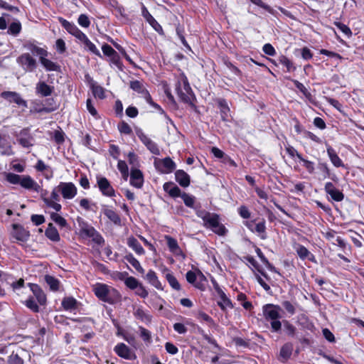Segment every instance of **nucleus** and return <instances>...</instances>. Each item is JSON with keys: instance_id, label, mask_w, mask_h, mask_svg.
<instances>
[{"instance_id": "nucleus-45", "label": "nucleus", "mask_w": 364, "mask_h": 364, "mask_svg": "<svg viewBox=\"0 0 364 364\" xmlns=\"http://www.w3.org/2000/svg\"><path fill=\"white\" fill-rule=\"evenodd\" d=\"M139 333L140 338L146 343H151L152 342L151 333L143 326H139Z\"/></svg>"}, {"instance_id": "nucleus-49", "label": "nucleus", "mask_w": 364, "mask_h": 364, "mask_svg": "<svg viewBox=\"0 0 364 364\" xmlns=\"http://www.w3.org/2000/svg\"><path fill=\"white\" fill-rule=\"evenodd\" d=\"M50 218L53 221H54L60 228H65L68 226V223H67L66 220L56 213H51Z\"/></svg>"}, {"instance_id": "nucleus-8", "label": "nucleus", "mask_w": 364, "mask_h": 364, "mask_svg": "<svg viewBox=\"0 0 364 364\" xmlns=\"http://www.w3.org/2000/svg\"><path fill=\"white\" fill-rule=\"evenodd\" d=\"M16 61L26 72H33L37 68L36 60L28 53L21 54Z\"/></svg>"}, {"instance_id": "nucleus-19", "label": "nucleus", "mask_w": 364, "mask_h": 364, "mask_svg": "<svg viewBox=\"0 0 364 364\" xmlns=\"http://www.w3.org/2000/svg\"><path fill=\"white\" fill-rule=\"evenodd\" d=\"M19 185L25 189L33 190L37 193L41 191V186L28 175H22Z\"/></svg>"}, {"instance_id": "nucleus-21", "label": "nucleus", "mask_w": 364, "mask_h": 364, "mask_svg": "<svg viewBox=\"0 0 364 364\" xmlns=\"http://www.w3.org/2000/svg\"><path fill=\"white\" fill-rule=\"evenodd\" d=\"M28 287H30L31 291H32L33 296L36 297L38 303L43 306L46 304V296L44 294L42 289L36 284L28 283Z\"/></svg>"}, {"instance_id": "nucleus-10", "label": "nucleus", "mask_w": 364, "mask_h": 364, "mask_svg": "<svg viewBox=\"0 0 364 364\" xmlns=\"http://www.w3.org/2000/svg\"><path fill=\"white\" fill-rule=\"evenodd\" d=\"M97 184L102 194L107 197L115 196V191L108 179L102 176H97Z\"/></svg>"}, {"instance_id": "nucleus-37", "label": "nucleus", "mask_w": 364, "mask_h": 364, "mask_svg": "<svg viewBox=\"0 0 364 364\" xmlns=\"http://www.w3.org/2000/svg\"><path fill=\"white\" fill-rule=\"evenodd\" d=\"M40 63L47 71H56L60 70V66L50 60L46 58V57H42L40 60Z\"/></svg>"}, {"instance_id": "nucleus-39", "label": "nucleus", "mask_w": 364, "mask_h": 364, "mask_svg": "<svg viewBox=\"0 0 364 364\" xmlns=\"http://www.w3.org/2000/svg\"><path fill=\"white\" fill-rule=\"evenodd\" d=\"M124 259L127 261L137 272L141 274L144 273V268L141 266L140 262L136 259L132 253L125 255Z\"/></svg>"}, {"instance_id": "nucleus-5", "label": "nucleus", "mask_w": 364, "mask_h": 364, "mask_svg": "<svg viewBox=\"0 0 364 364\" xmlns=\"http://www.w3.org/2000/svg\"><path fill=\"white\" fill-rule=\"evenodd\" d=\"M80 227V235L82 237L91 238L92 242L98 245H103L105 239L94 227L80 218L77 220Z\"/></svg>"}, {"instance_id": "nucleus-12", "label": "nucleus", "mask_w": 364, "mask_h": 364, "mask_svg": "<svg viewBox=\"0 0 364 364\" xmlns=\"http://www.w3.org/2000/svg\"><path fill=\"white\" fill-rule=\"evenodd\" d=\"M0 96L10 103H15L23 107H27L28 106L27 102L22 99L20 94L16 92L4 91L1 93Z\"/></svg>"}, {"instance_id": "nucleus-50", "label": "nucleus", "mask_w": 364, "mask_h": 364, "mask_svg": "<svg viewBox=\"0 0 364 364\" xmlns=\"http://www.w3.org/2000/svg\"><path fill=\"white\" fill-rule=\"evenodd\" d=\"M298 159L303 163V166L305 167L309 173L312 174L314 173L315 167L313 161L305 159L301 155H298Z\"/></svg>"}, {"instance_id": "nucleus-9", "label": "nucleus", "mask_w": 364, "mask_h": 364, "mask_svg": "<svg viewBox=\"0 0 364 364\" xmlns=\"http://www.w3.org/2000/svg\"><path fill=\"white\" fill-rule=\"evenodd\" d=\"M57 190L66 200H71L77 195V189L75 185L72 182H60L57 186Z\"/></svg>"}, {"instance_id": "nucleus-61", "label": "nucleus", "mask_w": 364, "mask_h": 364, "mask_svg": "<svg viewBox=\"0 0 364 364\" xmlns=\"http://www.w3.org/2000/svg\"><path fill=\"white\" fill-rule=\"evenodd\" d=\"M77 23L82 28H88L90 25V21L86 14H80L77 18Z\"/></svg>"}, {"instance_id": "nucleus-42", "label": "nucleus", "mask_w": 364, "mask_h": 364, "mask_svg": "<svg viewBox=\"0 0 364 364\" xmlns=\"http://www.w3.org/2000/svg\"><path fill=\"white\" fill-rule=\"evenodd\" d=\"M220 301H218V305L220 307L222 310H225L227 307L232 309L233 307V305L232 304V301L224 291L218 294Z\"/></svg>"}, {"instance_id": "nucleus-1", "label": "nucleus", "mask_w": 364, "mask_h": 364, "mask_svg": "<svg viewBox=\"0 0 364 364\" xmlns=\"http://www.w3.org/2000/svg\"><path fill=\"white\" fill-rule=\"evenodd\" d=\"M93 291L100 300L109 304H115L121 301L120 293L107 284L97 283L93 287Z\"/></svg>"}, {"instance_id": "nucleus-46", "label": "nucleus", "mask_w": 364, "mask_h": 364, "mask_svg": "<svg viewBox=\"0 0 364 364\" xmlns=\"http://www.w3.org/2000/svg\"><path fill=\"white\" fill-rule=\"evenodd\" d=\"M254 232H257L262 240L266 239L267 233L265 221L262 220V222L257 223L254 228Z\"/></svg>"}, {"instance_id": "nucleus-26", "label": "nucleus", "mask_w": 364, "mask_h": 364, "mask_svg": "<svg viewBox=\"0 0 364 364\" xmlns=\"http://www.w3.org/2000/svg\"><path fill=\"white\" fill-rule=\"evenodd\" d=\"M127 245L138 255H144L145 250L141 245L139 242L133 236H130L127 239Z\"/></svg>"}, {"instance_id": "nucleus-56", "label": "nucleus", "mask_w": 364, "mask_h": 364, "mask_svg": "<svg viewBox=\"0 0 364 364\" xmlns=\"http://www.w3.org/2000/svg\"><path fill=\"white\" fill-rule=\"evenodd\" d=\"M124 284L131 289H136L140 284L139 281L133 277H127L124 281Z\"/></svg>"}, {"instance_id": "nucleus-44", "label": "nucleus", "mask_w": 364, "mask_h": 364, "mask_svg": "<svg viewBox=\"0 0 364 364\" xmlns=\"http://www.w3.org/2000/svg\"><path fill=\"white\" fill-rule=\"evenodd\" d=\"M45 281L49 286L50 290L56 291L59 289L60 281L55 277L50 275H46Z\"/></svg>"}, {"instance_id": "nucleus-2", "label": "nucleus", "mask_w": 364, "mask_h": 364, "mask_svg": "<svg viewBox=\"0 0 364 364\" xmlns=\"http://www.w3.org/2000/svg\"><path fill=\"white\" fill-rule=\"evenodd\" d=\"M176 91L182 102L188 104L192 107H195L193 103L194 95L188 78L184 73H181L178 77L176 84Z\"/></svg>"}, {"instance_id": "nucleus-27", "label": "nucleus", "mask_w": 364, "mask_h": 364, "mask_svg": "<svg viewBox=\"0 0 364 364\" xmlns=\"http://www.w3.org/2000/svg\"><path fill=\"white\" fill-rule=\"evenodd\" d=\"M145 279L151 286L154 287L158 290H164V287L154 270L149 269L145 276Z\"/></svg>"}, {"instance_id": "nucleus-48", "label": "nucleus", "mask_w": 364, "mask_h": 364, "mask_svg": "<svg viewBox=\"0 0 364 364\" xmlns=\"http://www.w3.org/2000/svg\"><path fill=\"white\" fill-rule=\"evenodd\" d=\"M21 31V24L19 21L16 20L12 22L8 29V33L13 36H17Z\"/></svg>"}, {"instance_id": "nucleus-55", "label": "nucleus", "mask_w": 364, "mask_h": 364, "mask_svg": "<svg viewBox=\"0 0 364 364\" xmlns=\"http://www.w3.org/2000/svg\"><path fill=\"white\" fill-rule=\"evenodd\" d=\"M279 63L287 68L288 72L295 70L292 62L286 56L282 55L279 59Z\"/></svg>"}, {"instance_id": "nucleus-58", "label": "nucleus", "mask_w": 364, "mask_h": 364, "mask_svg": "<svg viewBox=\"0 0 364 364\" xmlns=\"http://www.w3.org/2000/svg\"><path fill=\"white\" fill-rule=\"evenodd\" d=\"M318 168L323 173V178H327V176L330 174L331 171L326 162L319 161L318 164Z\"/></svg>"}, {"instance_id": "nucleus-59", "label": "nucleus", "mask_w": 364, "mask_h": 364, "mask_svg": "<svg viewBox=\"0 0 364 364\" xmlns=\"http://www.w3.org/2000/svg\"><path fill=\"white\" fill-rule=\"evenodd\" d=\"M255 5L262 8L269 14H274V9L271 8L269 5L264 3L262 0H250Z\"/></svg>"}, {"instance_id": "nucleus-23", "label": "nucleus", "mask_w": 364, "mask_h": 364, "mask_svg": "<svg viewBox=\"0 0 364 364\" xmlns=\"http://www.w3.org/2000/svg\"><path fill=\"white\" fill-rule=\"evenodd\" d=\"M13 229V235L16 240L21 242H26L28 240L30 237V232L23 226L18 224H14Z\"/></svg>"}, {"instance_id": "nucleus-64", "label": "nucleus", "mask_w": 364, "mask_h": 364, "mask_svg": "<svg viewBox=\"0 0 364 364\" xmlns=\"http://www.w3.org/2000/svg\"><path fill=\"white\" fill-rule=\"evenodd\" d=\"M196 215L201 218L203 221V223L208 220V218L212 215L211 213H209L205 210H200L198 209V207H196Z\"/></svg>"}, {"instance_id": "nucleus-54", "label": "nucleus", "mask_w": 364, "mask_h": 364, "mask_svg": "<svg viewBox=\"0 0 364 364\" xmlns=\"http://www.w3.org/2000/svg\"><path fill=\"white\" fill-rule=\"evenodd\" d=\"M333 23L347 37L349 38L352 36V31L347 25L339 21H335Z\"/></svg>"}, {"instance_id": "nucleus-20", "label": "nucleus", "mask_w": 364, "mask_h": 364, "mask_svg": "<svg viewBox=\"0 0 364 364\" xmlns=\"http://www.w3.org/2000/svg\"><path fill=\"white\" fill-rule=\"evenodd\" d=\"M61 305L65 311L72 312L78 310L81 304L73 296H65L63 299Z\"/></svg>"}, {"instance_id": "nucleus-32", "label": "nucleus", "mask_w": 364, "mask_h": 364, "mask_svg": "<svg viewBox=\"0 0 364 364\" xmlns=\"http://www.w3.org/2000/svg\"><path fill=\"white\" fill-rule=\"evenodd\" d=\"M130 88L141 94L145 100H146V95H150L148 90L144 87L143 83L139 80L131 81Z\"/></svg>"}, {"instance_id": "nucleus-57", "label": "nucleus", "mask_w": 364, "mask_h": 364, "mask_svg": "<svg viewBox=\"0 0 364 364\" xmlns=\"http://www.w3.org/2000/svg\"><path fill=\"white\" fill-rule=\"evenodd\" d=\"M8 363L9 364H23V360L17 353L12 352L8 358Z\"/></svg>"}, {"instance_id": "nucleus-40", "label": "nucleus", "mask_w": 364, "mask_h": 364, "mask_svg": "<svg viewBox=\"0 0 364 364\" xmlns=\"http://www.w3.org/2000/svg\"><path fill=\"white\" fill-rule=\"evenodd\" d=\"M103 213L107 218L114 225H121V218L119 215L112 209L105 208Z\"/></svg>"}, {"instance_id": "nucleus-3", "label": "nucleus", "mask_w": 364, "mask_h": 364, "mask_svg": "<svg viewBox=\"0 0 364 364\" xmlns=\"http://www.w3.org/2000/svg\"><path fill=\"white\" fill-rule=\"evenodd\" d=\"M163 188L171 197H181L187 207L196 209V197L185 192L182 193L181 190L174 183L171 181L166 182L164 184Z\"/></svg>"}, {"instance_id": "nucleus-22", "label": "nucleus", "mask_w": 364, "mask_h": 364, "mask_svg": "<svg viewBox=\"0 0 364 364\" xmlns=\"http://www.w3.org/2000/svg\"><path fill=\"white\" fill-rule=\"evenodd\" d=\"M156 168L162 173H171L176 168V164L169 157H166L159 161V164L155 163Z\"/></svg>"}, {"instance_id": "nucleus-18", "label": "nucleus", "mask_w": 364, "mask_h": 364, "mask_svg": "<svg viewBox=\"0 0 364 364\" xmlns=\"http://www.w3.org/2000/svg\"><path fill=\"white\" fill-rule=\"evenodd\" d=\"M85 78L87 80L88 85L95 97L104 99L105 97V89L95 82L89 75H86Z\"/></svg>"}, {"instance_id": "nucleus-14", "label": "nucleus", "mask_w": 364, "mask_h": 364, "mask_svg": "<svg viewBox=\"0 0 364 364\" xmlns=\"http://www.w3.org/2000/svg\"><path fill=\"white\" fill-rule=\"evenodd\" d=\"M59 21L61 23V26L77 40H80L85 35V33L81 31L74 23L70 22L63 18H60Z\"/></svg>"}, {"instance_id": "nucleus-47", "label": "nucleus", "mask_w": 364, "mask_h": 364, "mask_svg": "<svg viewBox=\"0 0 364 364\" xmlns=\"http://www.w3.org/2000/svg\"><path fill=\"white\" fill-rule=\"evenodd\" d=\"M197 274L200 276L201 277H203V274H202V272L200 270H198L197 273H196L195 272H193V271L187 272V273L186 274V278L188 283L194 284L196 288L199 289L200 288L199 285L195 284V282L196 281Z\"/></svg>"}, {"instance_id": "nucleus-17", "label": "nucleus", "mask_w": 364, "mask_h": 364, "mask_svg": "<svg viewBox=\"0 0 364 364\" xmlns=\"http://www.w3.org/2000/svg\"><path fill=\"white\" fill-rule=\"evenodd\" d=\"M114 350L118 356L124 359L131 360L135 358L134 352L123 343H118Z\"/></svg>"}, {"instance_id": "nucleus-16", "label": "nucleus", "mask_w": 364, "mask_h": 364, "mask_svg": "<svg viewBox=\"0 0 364 364\" xmlns=\"http://www.w3.org/2000/svg\"><path fill=\"white\" fill-rule=\"evenodd\" d=\"M294 249L301 260L309 259L311 262L316 263L315 256L304 245L296 243L294 245Z\"/></svg>"}, {"instance_id": "nucleus-43", "label": "nucleus", "mask_w": 364, "mask_h": 364, "mask_svg": "<svg viewBox=\"0 0 364 364\" xmlns=\"http://www.w3.org/2000/svg\"><path fill=\"white\" fill-rule=\"evenodd\" d=\"M284 326V331L285 333L289 337H295L296 333V328L287 320H283L282 325Z\"/></svg>"}, {"instance_id": "nucleus-36", "label": "nucleus", "mask_w": 364, "mask_h": 364, "mask_svg": "<svg viewBox=\"0 0 364 364\" xmlns=\"http://www.w3.org/2000/svg\"><path fill=\"white\" fill-rule=\"evenodd\" d=\"M293 351V345L291 343H287L284 344L279 352V357L281 360L284 361H287L291 355Z\"/></svg>"}, {"instance_id": "nucleus-15", "label": "nucleus", "mask_w": 364, "mask_h": 364, "mask_svg": "<svg viewBox=\"0 0 364 364\" xmlns=\"http://www.w3.org/2000/svg\"><path fill=\"white\" fill-rule=\"evenodd\" d=\"M130 184L136 188H141L143 186L144 175L137 168H132L131 169Z\"/></svg>"}, {"instance_id": "nucleus-31", "label": "nucleus", "mask_w": 364, "mask_h": 364, "mask_svg": "<svg viewBox=\"0 0 364 364\" xmlns=\"http://www.w3.org/2000/svg\"><path fill=\"white\" fill-rule=\"evenodd\" d=\"M176 181L182 187H188L190 185V176L183 170H177L175 172Z\"/></svg>"}, {"instance_id": "nucleus-38", "label": "nucleus", "mask_w": 364, "mask_h": 364, "mask_svg": "<svg viewBox=\"0 0 364 364\" xmlns=\"http://www.w3.org/2000/svg\"><path fill=\"white\" fill-rule=\"evenodd\" d=\"M165 238L169 250L176 255H181L182 251L178 246L177 240L171 236H166Z\"/></svg>"}, {"instance_id": "nucleus-52", "label": "nucleus", "mask_w": 364, "mask_h": 364, "mask_svg": "<svg viewBox=\"0 0 364 364\" xmlns=\"http://www.w3.org/2000/svg\"><path fill=\"white\" fill-rule=\"evenodd\" d=\"M197 318L201 322H205L210 327L215 325L213 319L205 312L200 311L197 315Z\"/></svg>"}, {"instance_id": "nucleus-4", "label": "nucleus", "mask_w": 364, "mask_h": 364, "mask_svg": "<svg viewBox=\"0 0 364 364\" xmlns=\"http://www.w3.org/2000/svg\"><path fill=\"white\" fill-rule=\"evenodd\" d=\"M281 308L278 305L267 304L263 307V314L267 321H270L271 331L274 333H279L282 328V322L279 311Z\"/></svg>"}, {"instance_id": "nucleus-62", "label": "nucleus", "mask_w": 364, "mask_h": 364, "mask_svg": "<svg viewBox=\"0 0 364 364\" xmlns=\"http://www.w3.org/2000/svg\"><path fill=\"white\" fill-rule=\"evenodd\" d=\"M118 129L120 133L124 134H130L132 132V128L130 126L125 122H122L118 124Z\"/></svg>"}, {"instance_id": "nucleus-33", "label": "nucleus", "mask_w": 364, "mask_h": 364, "mask_svg": "<svg viewBox=\"0 0 364 364\" xmlns=\"http://www.w3.org/2000/svg\"><path fill=\"white\" fill-rule=\"evenodd\" d=\"M165 278L171 287L176 291L181 290V285L176 277L168 269H164Z\"/></svg>"}, {"instance_id": "nucleus-51", "label": "nucleus", "mask_w": 364, "mask_h": 364, "mask_svg": "<svg viewBox=\"0 0 364 364\" xmlns=\"http://www.w3.org/2000/svg\"><path fill=\"white\" fill-rule=\"evenodd\" d=\"M25 306L33 312L38 313L40 311L38 304L35 301L33 296H29L23 303Z\"/></svg>"}, {"instance_id": "nucleus-11", "label": "nucleus", "mask_w": 364, "mask_h": 364, "mask_svg": "<svg viewBox=\"0 0 364 364\" xmlns=\"http://www.w3.org/2000/svg\"><path fill=\"white\" fill-rule=\"evenodd\" d=\"M136 134L151 153L155 155L160 154V150L157 144L145 134L142 129H136Z\"/></svg>"}, {"instance_id": "nucleus-7", "label": "nucleus", "mask_w": 364, "mask_h": 364, "mask_svg": "<svg viewBox=\"0 0 364 364\" xmlns=\"http://www.w3.org/2000/svg\"><path fill=\"white\" fill-rule=\"evenodd\" d=\"M102 50L103 54L108 58L107 60L110 66L114 65L119 70H123V64L120 59V56L115 50H114L109 45L105 43L102 46Z\"/></svg>"}, {"instance_id": "nucleus-13", "label": "nucleus", "mask_w": 364, "mask_h": 364, "mask_svg": "<svg viewBox=\"0 0 364 364\" xmlns=\"http://www.w3.org/2000/svg\"><path fill=\"white\" fill-rule=\"evenodd\" d=\"M324 191L333 201L341 202L344 198V194L332 182H326L325 183Z\"/></svg>"}, {"instance_id": "nucleus-25", "label": "nucleus", "mask_w": 364, "mask_h": 364, "mask_svg": "<svg viewBox=\"0 0 364 364\" xmlns=\"http://www.w3.org/2000/svg\"><path fill=\"white\" fill-rule=\"evenodd\" d=\"M17 141L23 147L25 148H29L34 144L33 137L28 134L26 130L21 132Z\"/></svg>"}, {"instance_id": "nucleus-53", "label": "nucleus", "mask_w": 364, "mask_h": 364, "mask_svg": "<svg viewBox=\"0 0 364 364\" xmlns=\"http://www.w3.org/2000/svg\"><path fill=\"white\" fill-rule=\"evenodd\" d=\"M21 175H18L14 173H6V181L14 185L20 184L21 179Z\"/></svg>"}, {"instance_id": "nucleus-35", "label": "nucleus", "mask_w": 364, "mask_h": 364, "mask_svg": "<svg viewBox=\"0 0 364 364\" xmlns=\"http://www.w3.org/2000/svg\"><path fill=\"white\" fill-rule=\"evenodd\" d=\"M46 236L53 242H58L60 240L58 230L52 223H49L45 232Z\"/></svg>"}, {"instance_id": "nucleus-41", "label": "nucleus", "mask_w": 364, "mask_h": 364, "mask_svg": "<svg viewBox=\"0 0 364 364\" xmlns=\"http://www.w3.org/2000/svg\"><path fill=\"white\" fill-rule=\"evenodd\" d=\"M28 49L33 55L38 56L39 60H41L42 57H47L48 54L46 49L38 47L34 44L29 45L28 46Z\"/></svg>"}, {"instance_id": "nucleus-30", "label": "nucleus", "mask_w": 364, "mask_h": 364, "mask_svg": "<svg viewBox=\"0 0 364 364\" xmlns=\"http://www.w3.org/2000/svg\"><path fill=\"white\" fill-rule=\"evenodd\" d=\"M134 316L136 319L140 320L146 325L151 322L152 316L145 311L142 307H137L134 311Z\"/></svg>"}, {"instance_id": "nucleus-24", "label": "nucleus", "mask_w": 364, "mask_h": 364, "mask_svg": "<svg viewBox=\"0 0 364 364\" xmlns=\"http://www.w3.org/2000/svg\"><path fill=\"white\" fill-rule=\"evenodd\" d=\"M53 90L54 87L48 85L44 81H39L36 85V93L41 97L50 96Z\"/></svg>"}, {"instance_id": "nucleus-60", "label": "nucleus", "mask_w": 364, "mask_h": 364, "mask_svg": "<svg viewBox=\"0 0 364 364\" xmlns=\"http://www.w3.org/2000/svg\"><path fill=\"white\" fill-rule=\"evenodd\" d=\"M282 305L290 315H294L296 313L295 306L291 301H284L282 302Z\"/></svg>"}, {"instance_id": "nucleus-6", "label": "nucleus", "mask_w": 364, "mask_h": 364, "mask_svg": "<svg viewBox=\"0 0 364 364\" xmlns=\"http://www.w3.org/2000/svg\"><path fill=\"white\" fill-rule=\"evenodd\" d=\"M203 225L208 229H210L214 233L224 236L226 235L228 230L225 227L220 223L219 215L216 213L212 215L203 223Z\"/></svg>"}, {"instance_id": "nucleus-28", "label": "nucleus", "mask_w": 364, "mask_h": 364, "mask_svg": "<svg viewBox=\"0 0 364 364\" xmlns=\"http://www.w3.org/2000/svg\"><path fill=\"white\" fill-rule=\"evenodd\" d=\"M216 102L220 109L222 119L223 121H228L230 109L226 100L223 98H218Z\"/></svg>"}, {"instance_id": "nucleus-63", "label": "nucleus", "mask_w": 364, "mask_h": 364, "mask_svg": "<svg viewBox=\"0 0 364 364\" xmlns=\"http://www.w3.org/2000/svg\"><path fill=\"white\" fill-rule=\"evenodd\" d=\"M86 107L87 111L90 113L92 116H93L95 118H98V113L97 109L95 108L92 101L91 99L88 98L86 101Z\"/></svg>"}, {"instance_id": "nucleus-29", "label": "nucleus", "mask_w": 364, "mask_h": 364, "mask_svg": "<svg viewBox=\"0 0 364 364\" xmlns=\"http://www.w3.org/2000/svg\"><path fill=\"white\" fill-rule=\"evenodd\" d=\"M326 151L331 162L335 167L345 166L343 161L338 156L336 151L331 146H327Z\"/></svg>"}, {"instance_id": "nucleus-34", "label": "nucleus", "mask_w": 364, "mask_h": 364, "mask_svg": "<svg viewBox=\"0 0 364 364\" xmlns=\"http://www.w3.org/2000/svg\"><path fill=\"white\" fill-rule=\"evenodd\" d=\"M79 41L84 43L85 48L89 51H90L91 53H92L93 54L96 55L100 58H102V55H101L100 50L97 48L95 45L92 42H91V41L87 38V36L85 34Z\"/></svg>"}]
</instances>
